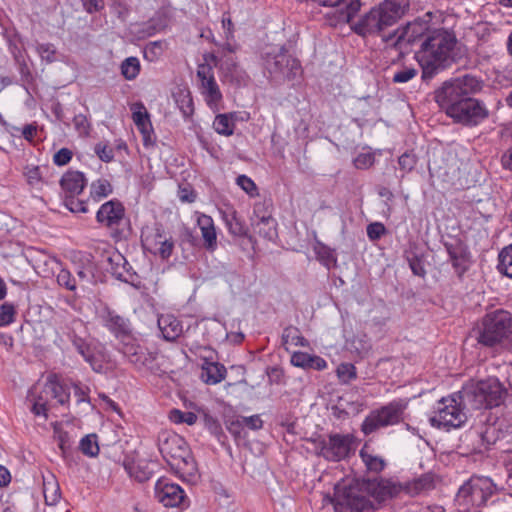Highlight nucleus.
<instances>
[{
  "label": "nucleus",
  "mask_w": 512,
  "mask_h": 512,
  "mask_svg": "<svg viewBox=\"0 0 512 512\" xmlns=\"http://www.w3.org/2000/svg\"><path fill=\"white\" fill-rule=\"evenodd\" d=\"M483 88V81L478 77L466 74L449 81L434 92V99L439 107L454 122L475 126L488 116L486 106L471 97Z\"/></svg>",
  "instance_id": "1"
},
{
  "label": "nucleus",
  "mask_w": 512,
  "mask_h": 512,
  "mask_svg": "<svg viewBox=\"0 0 512 512\" xmlns=\"http://www.w3.org/2000/svg\"><path fill=\"white\" fill-rule=\"evenodd\" d=\"M458 55V40L455 33L447 28H433L422 41L416 52V59L422 68V78L434 75L450 67Z\"/></svg>",
  "instance_id": "2"
},
{
  "label": "nucleus",
  "mask_w": 512,
  "mask_h": 512,
  "mask_svg": "<svg viewBox=\"0 0 512 512\" xmlns=\"http://www.w3.org/2000/svg\"><path fill=\"white\" fill-rule=\"evenodd\" d=\"M409 0H385L372 8L352 25L354 31L362 36L380 34L394 26L405 14Z\"/></svg>",
  "instance_id": "3"
},
{
  "label": "nucleus",
  "mask_w": 512,
  "mask_h": 512,
  "mask_svg": "<svg viewBox=\"0 0 512 512\" xmlns=\"http://www.w3.org/2000/svg\"><path fill=\"white\" fill-rule=\"evenodd\" d=\"M508 390L496 377H489L463 386L460 397L471 409H491L504 403Z\"/></svg>",
  "instance_id": "4"
},
{
  "label": "nucleus",
  "mask_w": 512,
  "mask_h": 512,
  "mask_svg": "<svg viewBox=\"0 0 512 512\" xmlns=\"http://www.w3.org/2000/svg\"><path fill=\"white\" fill-rule=\"evenodd\" d=\"M473 333L478 344L497 347L512 335V315L502 309L487 313Z\"/></svg>",
  "instance_id": "5"
},
{
  "label": "nucleus",
  "mask_w": 512,
  "mask_h": 512,
  "mask_svg": "<svg viewBox=\"0 0 512 512\" xmlns=\"http://www.w3.org/2000/svg\"><path fill=\"white\" fill-rule=\"evenodd\" d=\"M331 502L336 512H373L375 507L364 484L341 482L335 485Z\"/></svg>",
  "instance_id": "6"
},
{
  "label": "nucleus",
  "mask_w": 512,
  "mask_h": 512,
  "mask_svg": "<svg viewBox=\"0 0 512 512\" xmlns=\"http://www.w3.org/2000/svg\"><path fill=\"white\" fill-rule=\"evenodd\" d=\"M465 409H471L465 405L460 397V391L448 397H443L437 402L434 415L430 418L433 426L449 430L450 428H458L462 426L467 415Z\"/></svg>",
  "instance_id": "7"
},
{
  "label": "nucleus",
  "mask_w": 512,
  "mask_h": 512,
  "mask_svg": "<svg viewBox=\"0 0 512 512\" xmlns=\"http://www.w3.org/2000/svg\"><path fill=\"white\" fill-rule=\"evenodd\" d=\"M264 66L275 80H294L301 75L300 62L284 47L266 53Z\"/></svg>",
  "instance_id": "8"
},
{
  "label": "nucleus",
  "mask_w": 512,
  "mask_h": 512,
  "mask_svg": "<svg viewBox=\"0 0 512 512\" xmlns=\"http://www.w3.org/2000/svg\"><path fill=\"white\" fill-rule=\"evenodd\" d=\"M97 222L107 230L112 238L121 239L129 227V220L125 214L123 204L116 200H109L102 204L96 213Z\"/></svg>",
  "instance_id": "9"
},
{
  "label": "nucleus",
  "mask_w": 512,
  "mask_h": 512,
  "mask_svg": "<svg viewBox=\"0 0 512 512\" xmlns=\"http://www.w3.org/2000/svg\"><path fill=\"white\" fill-rule=\"evenodd\" d=\"M407 404L402 400L392 401L380 409L373 410L361 425L365 435L371 434L380 428L396 425L403 420Z\"/></svg>",
  "instance_id": "10"
},
{
  "label": "nucleus",
  "mask_w": 512,
  "mask_h": 512,
  "mask_svg": "<svg viewBox=\"0 0 512 512\" xmlns=\"http://www.w3.org/2000/svg\"><path fill=\"white\" fill-rule=\"evenodd\" d=\"M502 426L495 417H487L484 423L466 434L464 441L471 443L472 452L483 453L504 437Z\"/></svg>",
  "instance_id": "11"
},
{
  "label": "nucleus",
  "mask_w": 512,
  "mask_h": 512,
  "mask_svg": "<svg viewBox=\"0 0 512 512\" xmlns=\"http://www.w3.org/2000/svg\"><path fill=\"white\" fill-rule=\"evenodd\" d=\"M354 437L351 434H329L317 445L318 455L328 461L339 462L347 458L352 451Z\"/></svg>",
  "instance_id": "12"
},
{
  "label": "nucleus",
  "mask_w": 512,
  "mask_h": 512,
  "mask_svg": "<svg viewBox=\"0 0 512 512\" xmlns=\"http://www.w3.org/2000/svg\"><path fill=\"white\" fill-rule=\"evenodd\" d=\"M433 30L426 21L415 20L408 23L404 28L397 29L383 40L397 49H404L406 45L413 44L417 41H423L428 33Z\"/></svg>",
  "instance_id": "13"
},
{
  "label": "nucleus",
  "mask_w": 512,
  "mask_h": 512,
  "mask_svg": "<svg viewBox=\"0 0 512 512\" xmlns=\"http://www.w3.org/2000/svg\"><path fill=\"white\" fill-rule=\"evenodd\" d=\"M77 352L90 364L92 369L100 372L102 366L98 364L93 355L90 344L87 342V330L80 319H73L67 326L65 332Z\"/></svg>",
  "instance_id": "14"
},
{
  "label": "nucleus",
  "mask_w": 512,
  "mask_h": 512,
  "mask_svg": "<svg viewBox=\"0 0 512 512\" xmlns=\"http://www.w3.org/2000/svg\"><path fill=\"white\" fill-rule=\"evenodd\" d=\"M159 451L170 464L186 462L189 451L185 440L175 433H163L159 436Z\"/></svg>",
  "instance_id": "15"
},
{
  "label": "nucleus",
  "mask_w": 512,
  "mask_h": 512,
  "mask_svg": "<svg viewBox=\"0 0 512 512\" xmlns=\"http://www.w3.org/2000/svg\"><path fill=\"white\" fill-rule=\"evenodd\" d=\"M155 497L165 507H178L185 509L189 506V499L184 490L168 479L161 478L155 484Z\"/></svg>",
  "instance_id": "16"
},
{
  "label": "nucleus",
  "mask_w": 512,
  "mask_h": 512,
  "mask_svg": "<svg viewBox=\"0 0 512 512\" xmlns=\"http://www.w3.org/2000/svg\"><path fill=\"white\" fill-rule=\"evenodd\" d=\"M120 351L137 369H154L157 354L140 346L131 336L121 341Z\"/></svg>",
  "instance_id": "17"
},
{
  "label": "nucleus",
  "mask_w": 512,
  "mask_h": 512,
  "mask_svg": "<svg viewBox=\"0 0 512 512\" xmlns=\"http://www.w3.org/2000/svg\"><path fill=\"white\" fill-rule=\"evenodd\" d=\"M197 77L200 80L202 94L207 105L211 108H216L222 99V93L215 80L212 66L206 63L199 64Z\"/></svg>",
  "instance_id": "18"
},
{
  "label": "nucleus",
  "mask_w": 512,
  "mask_h": 512,
  "mask_svg": "<svg viewBox=\"0 0 512 512\" xmlns=\"http://www.w3.org/2000/svg\"><path fill=\"white\" fill-rule=\"evenodd\" d=\"M101 319L104 326L117 338L121 339V341L131 336L130 321L116 313L114 310L105 307L101 312Z\"/></svg>",
  "instance_id": "19"
},
{
  "label": "nucleus",
  "mask_w": 512,
  "mask_h": 512,
  "mask_svg": "<svg viewBox=\"0 0 512 512\" xmlns=\"http://www.w3.org/2000/svg\"><path fill=\"white\" fill-rule=\"evenodd\" d=\"M153 465L152 462L133 455H127L123 461L125 471L138 482H145L152 477L154 470L151 466Z\"/></svg>",
  "instance_id": "20"
},
{
  "label": "nucleus",
  "mask_w": 512,
  "mask_h": 512,
  "mask_svg": "<svg viewBox=\"0 0 512 512\" xmlns=\"http://www.w3.org/2000/svg\"><path fill=\"white\" fill-rule=\"evenodd\" d=\"M132 118L140 133L143 135L144 145L151 141L152 125L149 113L142 102H136L131 105Z\"/></svg>",
  "instance_id": "21"
},
{
  "label": "nucleus",
  "mask_w": 512,
  "mask_h": 512,
  "mask_svg": "<svg viewBox=\"0 0 512 512\" xmlns=\"http://www.w3.org/2000/svg\"><path fill=\"white\" fill-rule=\"evenodd\" d=\"M445 248L456 273L461 276L468 269L469 253L466 247L460 241H456L445 243Z\"/></svg>",
  "instance_id": "22"
},
{
  "label": "nucleus",
  "mask_w": 512,
  "mask_h": 512,
  "mask_svg": "<svg viewBox=\"0 0 512 512\" xmlns=\"http://www.w3.org/2000/svg\"><path fill=\"white\" fill-rule=\"evenodd\" d=\"M60 185L66 196H76L83 191L86 178L82 172L69 170L62 176Z\"/></svg>",
  "instance_id": "23"
},
{
  "label": "nucleus",
  "mask_w": 512,
  "mask_h": 512,
  "mask_svg": "<svg viewBox=\"0 0 512 512\" xmlns=\"http://www.w3.org/2000/svg\"><path fill=\"white\" fill-rule=\"evenodd\" d=\"M49 168L47 166H39L33 164H27L23 168V176L25 177L26 183L37 191L43 189L47 184V173Z\"/></svg>",
  "instance_id": "24"
},
{
  "label": "nucleus",
  "mask_w": 512,
  "mask_h": 512,
  "mask_svg": "<svg viewBox=\"0 0 512 512\" xmlns=\"http://www.w3.org/2000/svg\"><path fill=\"white\" fill-rule=\"evenodd\" d=\"M112 265L111 272L119 280L126 283H133L136 273L132 270V266L120 253H115L109 257Z\"/></svg>",
  "instance_id": "25"
},
{
  "label": "nucleus",
  "mask_w": 512,
  "mask_h": 512,
  "mask_svg": "<svg viewBox=\"0 0 512 512\" xmlns=\"http://www.w3.org/2000/svg\"><path fill=\"white\" fill-rule=\"evenodd\" d=\"M157 323L163 338L167 341H175L182 334V324L172 314L160 315Z\"/></svg>",
  "instance_id": "26"
},
{
  "label": "nucleus",
  "mask_w": 512,
  "mask_h": 512,
  "mask_svg": "<svg viewBox=\"0 0 512 512\" xmlns=\"http://www.w3.org/2000/svg\"><path fill=\"white\" fill-rule=\"evenodd\" d=\"M291 364L303 369L324 370L327 362L320 356L310 355L307 352L297 351L291 356Z\"/></svg>",
  "instance_id": "27"
},
{
  "label": "nucleus",
  "mask_w": 512,
  "mask_h": 512,
  "mask_svg": "<svg viewBox=\"0 0 512 512\" xmlns=\"http://www.w3.org/2000/svg\"><path fill=\"white\" fill-rule=\"evenodd\" d=\"M226 368L219 362H212L204 359L202 364L201 379L210 385L220 383L226 377Z\"/></svg>",
  "instance_id": "28"
},
{
  "label": "nucleus",
  "mask_w": 512,
  "mask_h": 512,
  "mask_svg": "<svg viewBox=\"0 0 512 512\" xmlns=\"http://www.w3.org/2000/svg\"><path fill=\"white\" fill-rule=\"evenodd\" d=\"M197 224L201 231L204 245L208 250H214L217 245V235L213 219L205 214L197 218Z\"/></svg>",
  "instance_id": "29"
},
{
  "label": "nucleus",
  "mask_w": 512,
  "mask_h": 512,
  "mask_svg": "<svg viewBox=\"0 0 512 512\" xmlns=\"http://www.w3.org/2000/svg\"><path fill=\"white\" fill-rule=\"evenodd\" d=\"M169 234L165 231L162 225L155 224L151 228L142 231V242L145 249L149 252L155 250L156 246L165 239Z\"/></svg>",
  "instance_id": "30"
},
{
  "label": "nucleus",
  "mask_w": 512,
  "mask_h": 512,
  "mask_svg": "<svg viewBox=\"0 0 512 512\" xmlns=\"http://www.w3.org/2000/svg\"><path fill=\"white\" fill-rule=\"evenodd\" d=\"M164 28V23L160 17L150 18L146 22L133 25V32L139 39H145L155 35Z\"/></svg>",
  "instance_id": "31"
},
{
  "label": "nucleus",
  "mask_w": 512,
  "mask_h": 512,
  "mask_svg": "<svg viewBox=\"0 0 512 512\" xmlns=\"http://www.w3.org/2000/svg\"><path fill=\"white\" fill-rule=\"evenodd\" d=\"M254 231L261 237L273 240L277 236L276 220L272 216H261L260 220L251 223Z\"/></svg>",
  "instance_id": "32"
},
{
  "label": "nucleus",
  "mask_w": 512,
  "mask_h": 512,
  "mask_svg": "<svg viewBox=\"0 0 512 512\" xmlns=\"http://www.w3.org/2000/svg\"><path fill=\"white\" fill-rule=\"evenodd\" d=\"M43 494L45 503L47 505H56L61 497L60 487L56 480L52 477L51 479L44 480L43 483Z\"/></svg>",
  "instance_id": "33"
},
{
  "label": "nucleus",
  "mask_w": 512,
  "mask_h": 512,
  "mask_svg": "<svg viewBox=\"0 0 512 512\" xmlns=\"http://www.w3.org/2000/svg\"><path fill=\"white\" fill-rule=\"evenodd\" d=\"M121 74L126 80H134L140 73L141 64L137 57L126 58L120 66Z\"/></svg>",
  "instance_id": "34"
},
{
  "label": "nucleus",
  "mask_w": 512,
  "mask_h": 512,
  "mask_svg": "<svg viewBox=\"0 0 512 512\" xmlns=\"http://www.w3.org/2000/svg\"><path fill=\"white\" fill-rule=\"evenodd\" d=\"M112 192V185L107 179H98L93 181L90 185V196L95 201H99L102 198L109 196Z\"/></svg>",
  "instance_id": "35"
},
{
  "label": "nucleus",
  "mask_w": 512,
  "mask_h": 512,
  "mask_svg": "<svg viewBox=\"0 0 512 512\" xmlns=\"http://www.w3.org/2000/svg\"><path fill=\"white\" fill-rule=\"evenodd\" d=\"M215 131L224 136H230L234 132V122L228 114H219L213 122Z\"/></svg>",
  "instance_id": "36"
},
{
  "label": "nucleus",
  "mask_w": 512,
  "mask_h": 512,
  "mask_svg": "<svg viewBox=\"0 0 512 512\" xmlns=\"http://www.w3.org/2000/svg\"><path fill=\"white\" fill-rule=\"evenodd\" d=\"M225 222L229 232L234 236L244 237L247 235L248 229L244 222L237 216L235 212L225 216Z\"/></svg>",
  "instance_id": "37"
},
{
  "label": "nucleus",
  "mask_w": 512,
  "mask_h": 512,
  "mask_svg": "<svg viewBox=\"0 0 512 512\" xmlns=\"http://www.w3.org/2000/svg\"><path fill=\"white\" fill-rule=\"evenodd\" d=\"M379 494L383 497H393L404 492L403 483L385 479L378 483Z\"/></svg>",
  "instance_id": "38"
},
{
  "label": "nucleus",
  "mask_w": 512,
  "mask_h": 512,
  "mask_svg": "<svg viewBox=\"0 0 512 512\" xmlns=\"http://www.w3.org/2000/svg\"><path fill=\"white\" fill-rule=\"evenodd\" d=\"M79 449L88 457L97 456L99 454L97 436L95 434H89L83 437L79 443Z\"/></svg>",
  "instance_id": "39"
},
{
  "label": "nucleus",
  "mask_w": 512,
  "mask_h": 512,
  "mask_svg": "<svg viewBox=\"0 0 512 512\" xmlns=\"http://www.w3.org/2000/svg\"><path fill=\"white\" fill-rule=\"evenodd\" d=\"M432 484V481L429 477H421L414 479L410 482L403 483L404 492L409 495H417L421 491L429 488Z\"/></svg>",
  "instance_id": "40"
},
{
  "label": "nucleus",
  "mask_w": 512,
  "mask_h": 512,
  "mask_svg": "<svg viewBox=\"0 0 512 512\" xmlns=\"http://www.w3.org/2000/svg\"><path fill=\"white\" fill-rule=\"evenodd\" d=\"M282 341L284 344H291L295 346H307L308 341L300 334L299 330L295 327H287L282 334Z\"/></svg>",
  "instance_id": "41"
},
{
  "label": "nucleus",
  "mask_w": 512,
  "mask_h": 512,
  "mask_svg": "<svg viewBox=\"0 0 512 512\" xmlns=\"http://www.w3.org/2000/svg\"><path fill=\"white\" fill-rule=\"evenodd\" d=\"M499 271L509 278H512V245L504 248L499 254Z\"/></svg>",
  "instance_id": "42"
},
{
  "label": "nucleus",
  "mask_w": 512,
  "mask_h": 512,
  "mask_svg": "<svg viewBox=\"0 0 512 512\" xmlns=\"http://www.w3.org/2000/svg\"><path fill=\"white\" fill-rule=\"evenodd\" d=\"M169 419L176 424L186 423L193 425L197 421V415L190 411L183 412L178 409H172L169 413Z\"/></svg>",
  "instance_id": "43"
},
{
  "label": "nucleus",
  "mask_w": 512,
  "mask_h": 512,
  "mask_svg": "<svg viewBox=\"0 0 512 512\" xmlns=\"http://www.w3.org/2000/svg\"><path fill=\"white\" fill-rule=\"evenodd\" d=\"M36 51L41 57L42 61H45L46 63H53L57 59V50L51 43H38L36 46Z\"/></svg>",
  "instance_id": "44"
},
{
  "label": "nucleus",
  "mask_w": 512,
  "mask_h": 512,
  "mask_svg": "<svg viewBox=\"0 0 512 512\" xmlns=\"http://www.w3.org/2000/svg\"><path fill=\"white\" fill-rule=\"evenodd\" d=\"M174 249V241L170 235H168L165 239H163L156 246L155 250H151L150 252L154 255L160 256L162 259H168Z\"/></svg>",
  "instance_id": "45"
},
{
  "label": "nucleus",
  "mask_w": 512,
  "mask_h": 512,
  "mask_svg": "<svg viewBox=\"0 0 512 512\" xmlns=\"http://www.w3.org/2000/svg\"><path fill=\"white\" fill-rule=\"evenodd\" d=\"M360 455L368 470L373 472H380L383 470L385 462L382 458L373 456L364 450H361Z\"/></svg>",
  "instance_id": "46"
},
{
  "label": "nucleus",
  "mask_w": 512,
  "mask_h": 512,
  "mask_svg": "<svg viewBox=\"0 0 512 512\" xmlns=\"http://www.w3.org/2000/svg\"><path fill=\"white\" fill-rule=\"evenodd\" d=\"M336 372H337V376H338L339 380L344 384L349 383L351 380L355 379L357 376L356 368L351 363H341L337 367Z\"/></svg>",
  "instance_id": "47"
},
{
  "label": "nucleus",
  "mask_w": 512,
  "mask_h": 512,
  "mask_svg": "<svg viewBox=\"0 0 512 512\" xmlns=\"http://www.w3.org/2000/svg\"><path fill=\"white\" fill-rule=\"evenodd\" d=\"M46 389L51 393L58 403L64 405L69 400V394L65 391L64 387L57 382H49Z\"/></svg>",
  "instance_id": "48"
},
{
  "label": "nucleus",
  "mask_w": 512,
  "mask_h": 512,
  "mask_svg": "<svg viewBox=\"0 0 512 512\" xmlns=\"http://www.w3.org/2000/svg\"><path fill=\"white\" fill-rule=\"evenodd\" d=\"M417 72L415 67L403 66L394 73L392 81L394 83H406L413 79L417 75Z\"/></svg>",
  "instance_id": "49"
},
{
  "label": "nucleus",
  "mask_w": 512,
  "mask_h": 512,
  "mask_svg": "<svg viewBox=\"0 0 512 512\" xmlns=\"http://www.w3.org/2000/svg\"><path fill=\"white\" fill-rule=\"evenodd\" d=\"M176 102L182 112V114L184 115V117H189L190 115H192L193 111H194V107H193V102H192V98L189 94V92L187 93H181L179 95V98L176 99Z\"/></svg>",
  "instance_id": "50"
},
{
  "label": "nucleus",
  "mask_w": 512,
  "mask_h": 512,
  "mask_svg": "<svg viewBox=\"0 0 512 512\" xmlns=\"http://www.w3.org/2000/svg\"><path fill=\"white\" fill-rule=\"evenodd\" d=\"M15 307L12 304L5 303L0 307V326H6L14 321Z\"/></svg>",
  "instance_id": "51"
},
{
  "label": "nucleus",
  "mask_w": 512,
  "mask_h": 512,
  "mask_svg": "<svg viewBox=\"0 0 512 512\" xmlns=\"http://www.w3.org/2000/svg\"><path fill=\"white\" fill-rule=\"evenodd\" d=\"M237 185H239L248 195L256 196L258 189L255 182L246 175H240L236 179Z\"/></svg>",
  "instance_id": "52"
},
{
  "label": "nucleus",
  "mask_w": 512,
  "mask_h": 512,
  "mask_svg": "<svg viewBox=\"0 0 512 512\" xmlns=\"http://www.w3.org/2000/svg\"><path fill=\"white\" fill-rule=\"evenodd\" d=\"M57 282L60 286H63L70 291H74L76 289V280L66 269L60 270L57 275Z\"/></svg>",
  "instance_id": "53"
},
{
  "label": "nucleus",
  "mask_w": 512,
  "mask_h": 512,
  "mask_svg": "<svg viewBox=\"0 0 512 512\" xmlns=\"http://www.w3.org/2000/svg\"><path fill=\"white\" fill-rule=\"evenodd\" d=\"M65 206L73 213H86L88 211L86 202L76 199L75 196H66Z\"/></svg>",
  "instance_id": "54"
},
{
  "label": "nucleus",
  "mask_w": 512,
  "mask_h": 512,
  "mask_svg": "<svg viewBox=\"0 0 512 512\" xmlns=\"http://www.w3.org/2000/svg\"><path fill=\"white\" fill-rule=\"evenodd\" d=\"M73 124L79 135H88L90 125L88 119L83 114H78L73 118Z\"/></svg>",
  "instance_id": "55"
},
{
  "label": "nucleus",
  "mask_w": 512,
  "mask_h": 512,
  "mask_svg": "<svg viewBox=\"0 0 512 512\" xmlns=\"http://www.w3.org/2000/svg\"><path fill=\"white\" fill-rule=\"evenodd\" d=\"M374 161L372 153H361L354 159V165L358 169H367L374 164Z\"/></svg>",
  "instance_id": "56"
},
{
  "label": "nucleus",
  "mask_w": 512,
  "mask_h": 512,
  "mask_svg": "<svg viewBox=\"0 0 512 512\" xmlns=\"http://www.w3.org/2000/svg\"><path fill=\"white\" fill-rule=\"evenodd\" d=\"M386 232L385 226L380 222H374L367 226V235L370 240L380 239Z\"/></svg>",
  "instance_id": "57"
},
{
  "label": "nucleus",
  "mask_w": 512,
  "mask_h": 512,
  "mask_svg": "<svg viewBox=\"0 0 512 512\" xmlns=\"http://www.w3.org/2000/svg\"><path fill=\"white\" fill-rule=\"evenodd\" d=\"M398 163L400 169L403 170L405 173H408L416 165V158L412 154L404 153L399 157Z\"/></svg>",
  "instance_id": "58"
},
{
  "label": "nucleus",
  "mask_w": 512,
  "mask_h": 512,
  "mask_svg": "<svg viewBox=\"0 0 512 512\" xmlns=\"http://www.w3.org/2000/svg\"><path fill=\"white\" fill-rule=\"evenodd\" d=\"M409 267L412 270L413 274L424 278L426 275V270L424 267V262L421 258L414 256L409 259Z\"/></svg>",
  "instance_id": "59"
},
{
  "label": "nucleus",
  "mask_w": 512,
  "mask_h": 512,
  "mask_svg": "<svg viewBox=\"0 0 512 512\" xmlns=\"http://www.w3.org/2000/svg\"><path fill=\"white\" fill-rule=\"evenodd\" d=\"M72 158V152L67 148H62L53 156V161L58 166L66 165Z\"/></svg>",
  "instance_id": "60"
},
{
  "label": "nucleus",
  "mask_w": 512,
  "mask_h": 512,
  "mask_svg": "<svg viewBox=\"0 0 512 512\" xmlns=\"http://www.w3.org/2000/svg\"><path fill=\"white\" fill-rule=\"evenodd\" d=\"M95 152L104 162H110L114 157L113 150L107 145L97 144L95 146Z\"/></svg>",
  "instance_id": "61"
},
{
  "label": "nucleus",
  "mask_w": 512,
  "mask_h": 512,
  "mask_svg": "<svg viewBox=\"0 0 512 512\" xmlns=\"http://www.w3.org/2000/svg\"><path fill=\"white\" fill-rule=\"evenodd\" d=\"M59 448L62 451L63 457L69 461V457L71 454L70 450V442H69V436L67 433H61L59 435Z\"/></svg>",
  "instance_id": "62"
},
{
  "label": "nucleus",
  "mask_w": 512,
  "mask_h": 512,
  "mask_svg": "<svg viewBox=\"0 0 512 512\" xmlns=\"http://www.w3.org/2000/svg\"><path fill=\"white\" fill-rule=\"evenodd\" d=\"M242 423H243V427L246 426L252 430H258V429L262 428V426H263V421L261 420V418L258 415L242 417Z\"/></svg>",
  "instance_id": "63"
},
{
  "label": "nucleus",
  "mask_w": 512,
  "mask_h": 512,
  "mask_svg": "<svg viewBox=\"0 0 512 512\" xmlns=\"http://www.w3.org/2000/svg\"><path fill=\"white\" fill-rule=\"evenodd\" d=\"M261 216H272L271 213L267 210L264 203H256L253 209V216L251 218V223L257 222V220L261 219Z\"/></svg>",
  "instance_id": "64"
}]
</instances>
